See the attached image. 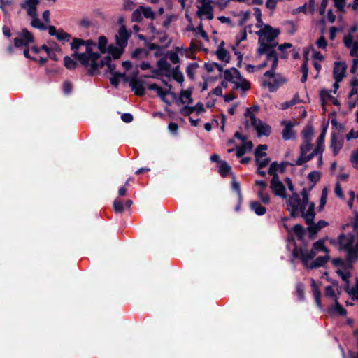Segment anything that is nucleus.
I'll return each instance as SVG.
<instances>
[{"label": "nucleus", "mask_w": 358, "mask_h": 358, "mask_svg": "<svg viewBox=\"0 0 358 358\" xmlns=\"http://www.w3.org/2000/svg\"><path fill=\"white\" fill-rule=\"evenodd\" d=\"M355 241V235L352 233L341 234L338 237L340 248L347 251V262L348 264L358 261V250L352 246Z\"/></svg>", "instance_id": "1"}, {"label": "nucleus", "mask_w": 358, "mask_h": 358, "mask_svg": "<svg viewBox=\"0 0 358 358\" xmlns=\"http://www.w3.org/2000/svg\"><path fill=\"white\" fill-rule=\"evenodd\" d=\"M259 108L257 105H254L246 109L245 117H248L250 120L251 126L257 131V134H270L271 133V127L262 122L259 119L255 117L253 112L259 111Z\"/></svg>", "instance_id": "2"}, {"label": "nucleus", "mask_w": 358, "mask_h": 358, "mask_svg": "<svg viewBox=\"0 0 358 358\" xmlns=\"http://www.w3.org/2000/svg\"><path fill=\"white\" fill-rule=\"evenodd\" d=\"M234 137L241 140L242 143L241 145H236L235 148H228L227 152L229 153H231L236 150V157H241L246 152H249L252 150L253 144L250 141H247V136H234Z\"/></svg>", "instance_id": "3"}, {"label": "nucleus", "mask_w": 358, "mask_h": 358, "mask_svg": "<svg viewBox=\"0 0 358 358\" xmlns=\"http://www.w3.org/2000/svg\"><path fill=\"white\" fill-rule=\"evenodd\" d=\"M280 33L279 29H273L268 24H264V28L258 31L257 34L259 36V42L266 41L271 43L278 36Z\"/></svg>", "instance_id": "4"}, {"label": "nucleus", "mask_w": 358, "mask_h": 358, "mask_svg": "<svg viewBox=\"0 0 358 358\" xmlns=\"http://www.w3.org/2000/svg\"><path fill=\"white\" fill-rule=\"evenodd\" d=\"M157 69H152V75H143L142 77L161 79L162 76L164 75L162 71L165 72H170L171 71V64L167 62L165 57L161 58L157 62Z\"/></svg>", "instance_id": "5"}, {"label": "nucleus", "mask_w": 358, "mask_h": 358, "mask_svg": "<svg viewBox=\"0 0 358 358\" xmlns=\"http://www.w3.org/2000/svg\"><path fill=\"white\" fill-rule=\"evenodd\" d=\"M301 203L299 194L296 192H293L286 201V210L290 212V216L292 217L296 218L299 217V206Z\"/></svg>", "instance_id": "6"}, {"label": "nucleus", "mask_w": 358, "mask_h": 358, "mask_svg": "<svg viewBox=\"0 0 358 358\" xmlns=\"http://www.w3.org/2000/svg\"><path fill=\"white\" fill-rule=\"evenodd\" d=\"M19 36L14 38V45L16 48L28 47L29 44L34 41L33 34L27 29H22Z\"/></svg>", "instance_id": "7"}, {"label": "nucleus", "mask_w": 358, "mask_h": 358, "mask_svg": "<svg viewBox=\"0 0 358 358\" xmlns=\"http://www.w3.org/2000/svg\"><path fill=\"white\" fill-rule=\"evenodd\" d=\"M85 43H84V45L85 46V52L79 53L77 52H74L71 56L75 59H77L80 64H87V55H88L91 52L93 51L92 46L96 45V43L91 39L90 40H85Z\"/></svg>", "instance_id": "8"}, {"label": "nucleus", "mask_w": 358, "mask_h": 358, "mask_svg": "<svg viewBox=\"0 0 358 358\" xmlns=\"http://www.w3.org/2000/svg\"><path fill=\"white\" fill-rule=\"evenodd\" d=\"M131 36V33L129 32L125 25H122L118 31L117 35L115 36V43L117 46L126 48L128 44V40Z\"/></svg>", "instance_id": "9"}, {"label": "nucleus", "mask_w": 358, "mask_h": 358, "mask_svg": "<svg viewBox=\"0 0 358 358\" xmlns=\"http://www.w3.org/2000/svg\"><path fill=\"white\" fill-rule=\"evenodd\" d=\"M341 63H336V67L333 69V77L335 80V83L333 85V90H331L334 94H336L338 89L339 88V83L342 81L343 78L345 76V66L341 67V73H338V66H341Z\"/></svg>", "instance_id": "10"}, {"label": "nucleus", "mask_w": 358, "mask_h": 358, "mask_svg": "<svg viewBox=\"0 0 358 358\" xmlns=\"http://www.w3.org/2000/svg\"><path fill=\"white\" fill-rule=\"evenodd\" d=\"M39 3V0H25L20 6L22 8L27 10L29 16L37 17V5H38Z\"/></svg>", "instance_id": "11"}, {"label": "nucleus", "mask_w": 358, "mask_h": 358, "mask_svg": "<svg viewBox=\"0 0 358 358\" xmlns=\"http://www.w3.org/2000/svg\"><path fill=\"white\" fill-rule=\"evenodd\" d=\"M285 83L286 80L280 75H278L273 79V82L264 80L262 85L264 87H268L269 88V91L271 92H275L282 85Z\"/></svg>", "instance_id": "12"}, {"label": "nucleus", "mask_w": 358, "mask_h": 358, "mask_svg": "<svg viewBox=\"0 0 358 358\" xmlns=\"http://www.w3.org/2000/svg\"><path fill=\"white\" fill-rule=\"evenodd\" d=\"M145 81L142 79H131L130 87L132 90L134 91V94L138 96H143L145 94V88L143 85Z\"/></svg>", "instance_id": "13"}, {"label": "nucleus", "mask_w": 358, "mask_h": 358, "mask_svg": "<svg viewBox=\"0 0 358 358\" xmlns=\"http://www.w3.org/2000/svg\"><path fill=\"white\" fill-rule=\"evenodd\" d=\"M343 136H331L330 148L334 156L337 155L343 148L344 140Z\"/></svg>", "instance_id": "14"}, {"label": "nucleus", "mask_w": 358, "mask_h": 358, "mask_svg": "<svg viewBox=\"0 0 358 358\" xmlns=\"http://www.w3.org/2000/svg\"><path fill=\"white\" fill-rule=\"evenodd\" d=\"M148 88L150 90L155 91L157 96L162 99V101L168 105L171 104L170 101L166 98V95H168L169 93H171V92L164 90L161 87L158 86L155 83L150 84Z\"/></svg>", "instance_id": "15"}, {"label": "nucleus", "mask_w": 358, "mask_h": 358, "mask_svg": "<svg viewBox=\"0 0 358 358\" xmlns=\"http://www.w3.org/2000/svg\"><path fill=\"white\" fill-rule=\"evenodd\" d=\"M320 96L322 106L324 108L326 100L328 99L332 102L335 106H339L341 105L340 101L333 96H331L329 92L327 89H322L320 93Z\"/></svg>", "instance_id": "16"}, {"label": "nucleus", "mask_w": 358, "mask_h": 358, "mask_svg": "<svg viewBox=\"0 0 358 358\" xmlns=\"http://www.w3.org/2000/svg\"><path fill=\"white\" fill-rule=\"evenodd\" d=\"M101 55L99 52H91L88 55H87V64H81L84 67L90 66V71L92 73V71L96 69V62L99 61Z\"/></svg>", "instance_id": "17"}, {"label": "nucleus", "mask_w": 358, "mask_h": 358, "mask_svg": "<svg viewBox=\"0 0 358 358\" xmlns=\"http://www.w3.org/2000/svg\"><path fill=\"white\" fill-rule=\"evenodd\" d=\"M301 242L302 244L300 246H297V245L295 244V246L294 247L292 256L294 259H300L303 255L308 250L307 241L303 239V241Z\"/></svg>", "instance_id": "18"}, {"label": "nucleus", "mask_w": 358, "mask_h": 358, "mask_svg": "<svg viewBox=\"0 0 358 358\" xmlns=\"http://www.w3.org/2000/svg\"><path fill=\"white\" fill-rule=\"evenodd\" d=\"M330 259V256L327 254L324 256H319L317 257L313 262L310 263L308 266V268L314 269L320 267H322L324 266L326 263H327Z\"/></svg>", "instance_id": "19"}, {"label": "nucleus", "mask_w": 358, "mask_h": 358, "mask_svg": "<svg viewBox=\"0 0 358 358\" xmlns=\"http://www.w3.org/2000/svg\"><path fill=\"white\" fill-rule=\"evenodd\" d=\"M328 313L329 315L336 313L340 316H345L347 315V310L340 304L338 299H335V304L329 308Z\"/></svg>", "instance_id": "20"}, {"label": "nucleus", "mask_w": 358, "mask_h": 358, "mask_svg": "<svg viewBox=\"0 0 358 358\" xmlns=\"http://www.w3.org/2000/svg\"><path fill=\"white\" fill-rule=\"evenodd\" d=\"M270 188L275 195L278 196L282 199H286L287 197L286 188L282 182L275 184L274 185H270Z\"/></svg>", "instance_id": "21"}, {"label": "nucleus", "mask_w": 358, "mask_h": 358, "mask_svg": "<svg viewBox=\"0 0 358 358\" xmlns=\"http://www.w3.org/2000/svg\"><path fill=\"white\" fill-rule=\"evenodd\" d=\"M124 48H122L120 46L116 47L113 44H110L108 46V50L106 52L111 55L114 59H117L121 57L122 55L124 52Z\"/></svg>", "instance_id": "22"}, {"label": "nucleus", "mask_w": 358, "mask_h": 358, "mask_svg": "<svg viewBox=\"0 0 358 358\" xmlns=\"http://www.w3.org/2000/svg\"><path fill=\"white\" fill-rule=\"evenodd\" d=\"M315 203L311 202L309 203L308 210L304 215V220L306 224H310L315 220Z\"/></svg>", "instance_id": "23"}, {"label": "nucleus", "mask_w": 358, "mask_h": 358, "mask_svg": "<svg viewBox=\"0 0 358 358\" xmlns=\"http://www.w3.org/2000/svg\"><path fill=\"white\" fill-rule=\"evenodd\" d=\"M259 47L257 50V55L261 56L263 55L270 54L271 52H276L272 49V47L268 43H265L264 41H258Z\"/></svg>", "instance_id": "24"}, {"label": "nucleus", "mask_w": 358, "mask_h": 358, "mask_svg": "<svg viewBox=\"0 0 358 358\" xmlns=\"http://www.w3.org/2000/svg\"><path fill=\"white\" fill-rule=\"evenodd\" d=\"M218 173L222 178H226L229 175L231 176V173H233L231 166L224 160L220 162Z\"/></svg>", "instance_id": "25"}, {"label": "nucleus", "mask_w": 358, "mask_h": 358, "mask_svg": "<svg viewBox=\"0 0 358 358\" xmlns=\"http://www.w3.org/2000/svg\"><path fill=\"white\" fill-rule=\"evenodd\" d=\"M303 143L300 146V152L301 154L307 153L313 148L312 141H313V136H303Z\"/></svg>", "instance_id": "26"}, {"label": "nucleus", "mask_w": 358, "mask_h": 358, "mask_svg": "<svg viewBox=\"0 0 358 358\" xmlns=\"http://www.w3.org/2000/svg\"><path fill=\"white\" fill-rule=\"evenodd\" d=\"M311 287L313 288V293L315 303L319 308H321V292L318 286L317 285L315 280L313 278L311 279Z\"/></svg>", "instance_id": "27"}, {"label": "nucleus", "mask_w": 358, "mask_h": 358, "mask_svg": "<svg viewBox=\"0 0 358 358\" xmlns=\"http://www.w3.org/2000/svg\"><path fill=\"white\" fill-rule=\"evenodd\" d=\"M317 252L315 250H314L313 248H312V249L310 251L308 250L304 255H303L300 259L301 260L305 267H308L310 264L308 263L309 260L313 259L316 256Z\"/></svg>", "instance_id": "28"}, {"label": "nucleus", "mask_w": 358, "mask_h": 358, "mask_svg": "<svg viewBox=\"0 0 358 358\" xmlns=\"http://www.w3.org/2000/svg\"><path fill=\"white\" fill-rule=\"evenodd\" d=\"M297 124L296 120H283L281 122V124L284 125L285 128L282 131L281 134H293V127Z\"/></svg>", "instance_id": "29"}, {"label": "nucleus", "mask_w": 358, "mask_h": 358, "mask_svg": "<svg viewBox=\"0 0 358 358\" xmlns=\"http://www.w3.org/2000/svg\"><path fill=\"white\" fill-rule=\"evenodd\" d=\"M250 206L251 210L259 216L264 215L266 212V208L258 201L250 202Z\"/></svg>", "instance_id": "30"}, {"label": "nucleus", "mask_w": 358, "mask_h": 358, "mask_svg": "<svg viewBox=\"0 0 358 358\" xmlns=\"http://www.w3.org/2000/svg\"><path fill=\"white\" fill-rule=\"evenodd\" d=\"M231 188L234 191H235L237 193L238 198L240 199V201L241 199H243V194L241 193V185L240 183L236 180V178L234 173H231Z\"/></svg>", "instance_id": "31"}, {"label": "nucleus", "mask_w": 358, "mask_h": 358, "mask_svg": "<svg viewBox=\"0 0 358 358\" xmlns=\"http://www.w3.org/2000/svg\"><path fill=\"white\" fill-rule=\"evenodd\" d=\"M322 176L321 172L317 171H313L308 175V179L313 182V185L309 188L311 190L316 183L320 180Z\"/></svg>", "instance_id": "32"}, {"label": "nucleus", "mask_w": 358, "mask_h": 358, "mask_svg": "<svg viewBox=\"0 0 358 358\" xmlns=\"http://www.w3.org/2000/svg\"><path fill=\"white\" fill-rule=\"evenodd\" d=\"M219 60L229 63L230 62V55L226 49H217L215 52Z\"/></svg>", "instance_id": "33"}, {"label": "nucleus", "mask_w": 358, "mask_h": 358, "mask_svg": "<svg viewBox=\"0 0 358 358\" xmlns=\"http://www.w3.org/2000/svg\"><path fill=\"white\" fill-rule=\"evenodd\" d=\"M308 227H307V231H308V236L310 239H315L316 238V234L320 231L318 228L317 225L314 222V220L310 224H307Z\"/></svg>", "instance_id": "34"}, {"label": "nucleus", "mask_w": 358, "mask_h": 358, "mask_svg": "<svg viewBox=\"0 0 358 358\" xmlns=\"http://www.w3.org/2000/svg\"><path fill=\"white\" fill-rule=\"evenodd\" d=\"M292 231L296 236L299 241H303L304 235H305V229L301 224H296L294 225V227L292 228Z\"/></svg>", "instance_id": "35"}, {"label": "nucleus", "mask_w": 358, "mask_h": 358, "mask_svg": "<svg viewBox=\"0 0 358 358\" xmlns=\"http://www.w3.org/2000/svg\"><path fill=\"white\" fill-rule=\"evenodd\" d=\"M278 62H279V59H278V56L277 57L274 58V59L272 60V64H271V69L266 71L264 74V76L270 78H274L275 77V71L278 65Z\"/></svg>", "instance_id": "36"}, {"label": "nucleus", "mask_w": 358, "mask_h": 358, "mask_svg": "<svg viewBox=\"0 0 358 358\" xmlns=\"http://www.w3.org/2000/svg\"><path fill=\"white\" fill-rule=\"evenodd\" d=\"M313 248L317 252H324L327 254L329 252V250L324 245V239H320L317 241L315 242L313 245Z\"/></svg>", "instance_id": "37"}, {"label": "nucleus", "mask_w": 358, "mask_h": 358, "mask_svg": "<svg viewBox=\"0 0 358 358\" xmlns=\"http://www.w3.org/2000/svg\"><path fill=\"white\" fill-rule=\"evenodd\" d=\"M108 43V39L105 36H101L98 39V48L100 51V53L104 54L107 52L108 47H106Z\"/></svg>", "instance_id": "38"}, {"label": "nucleus", "mask_w": 358, "mask_h": 358, "mask_svg": "<svg viewBox=\"0 0 358 358\" xmlns=\"http://www.w3.org/2000/svg\"><path fill=\"white\" fill-rule=\"evenodd\" d=\"M64 66L69 70L76 69L78 66V63L75 59H73L69 56L64 57Z\"/></svg>", "instance_id": "39"}, {"label": "nucleus", "mask_w": 358, "mask_h": 358, "mask_svg": "<svg viewBox=\"0 0 358 358\" xmlns=\"http://www.w3.org/2000/svg\"><path fill=\"white\" fill-rule=\"evenodd\" d=\"M232 83L234 84V90L241 88L243 92H245L250 88V83L247 80H244L243 83H239L234 80Z\"/></svg>", "instance_id": "40"}, {"label": "nucleus", "mask_w": 358, "mask_h": 358, "mask_svg": "<svg viewBox=\"0 0 358 358\" xmlns=\"http://www.w3.org/2000/svg\"><path fill=\"white\" fill-rule=\"evenodd\" d=\"M268 148L266 145H262L260 144L257 145L255 150V158H262V157H264L266 155V153L264 152V150H266Z\"/></svg>", "instance_id": "41"}, {"label": "nucleus", "mask_w": 358, "mask_h": 358, "mask_svg": "<svg viewBox=\"0 0 358 358\" xmlns=\"http://www.w3.org/2000/svg\"><path fill=\"white\" fill-rule=\"evenodd\" d=\"M252 25H248L245 27L236 36V45H238L239 43L243 41H245L247 39V28H251Z\"/></svg>", "instance_id": "42"}, {"label": "nucleus", "mask_w": 358, "mask_h": 358, "mask_svg": "<svg viewBox=\"0 0 358 358\" xmlns=\"http://www.w3.org/2000/svg\"><path fill=\"white\" fill-rule=\"evenodd\" d=\"M192 90L191 88L187 89V90H181L180 92V97L178 99V101L182 103L185 104L186 101L184 100V98H186L187 99L188 98H190L192 96Z\"/></svg>", "instance_id": "43"}, {"label": "nucleus", "mask_w": 358, "mask_h": 358, "mask_svg": "<svg viewBox=\"0 0 358 358\" xmlns=\"http://www.w3.org/2000/svg\"><path fill=\"white\" fill-rule=\"evenodd\" d=\"M209 11H213V8L210 4L202 5L199 8L196 12V16L201 17L203 15L207 14Z\"/></svg>", "instance_id": "44"}, {"label": "nucleus", "mask_w": 358, "mask_h": 358, "mask_svg": "<svg viewBox=\"0 0 358 358\" xmlns=\"http://www.w3.org/2000/svg\"><path fill=\"white\" fill-rule=\"evenodd\" d=\"M326 136H318L317 139V146L315 148V151L322 154L324 150V140Z\"/></svg>", "instance_id": "45"}, {"label": "nucleus", "mask_w": 358, "mask_h": 358, "mask_svg": "<svg viewBox=\"0 0 358 358\" xmlns=\"http://www.w3.org/2000/svg\"><path fill=\"white\" fill-rule=\"evenodd\" d=\"M96 69L93 70L92 73L90 71V67L87 70V73L90 76H94L99 75L100 74L99 69H102L104 66H106V64L102 61V59H101L100 61H98L97 62H96Z\"/></svg>", "instance_id": "46"}, {"label": "nucleus", "mask_w": 358, "mask_h": 358, "mask_svg": "<svg viewBox=\"0 0 358 358\" xmlns=\"http://www.w3.org/2000/svg\"><path fill=\"white\" fill-rule=\"evenodd\" d=\"M55 37L59 41H69L71 37V36L65 32L63 29H60L58 30Z\"/></svg>", "instance_id": "47"}, {"label": "nucleus", "mask_w": 358, "mask_h": 358, "mask_svg": "<svg viewBox=\"0 0 358 358\" xmlns=\"http://www.w3.org/2000/svg\"><path fill=\"white\" fill-rule=\"evenodd\" d=\"M85 40L78 38H74L71 43V49L75 52L81 46L85 43Z\"/></svg>", "instance_id": "48"}, {"label": "nucleus", "mask_w": 358, "mask_h": 358, "mask_svg": "<svg viewBox=\"0 0 358 358\" xmlns=\"http://www.w3.org/2000/svg\"><path fill=\"white\" fill-rule=\"evenodd\" d=\"M299 102H300V99H299V95L296 94L294 96V97L292 100L283 103L282 105V109H287Z\"/></svg>", "instance_id": "49"}, {"label": "nucleus", "mask_w": 358, "mask_h": 358, "mask_svg": "<svg viewBox=\"0 0 358 358\" xmlns=\"http://www.w3.org/2000/svg\"><path fill=\"white\" fill-rule=\"evenodd\" d=\"M140 9L142 10V13L143 14V16L147 19H152L153 20L155 17V13L152 11L151 8L150 7H144V6H140Z\"/></svg>", "instance_id": "50"}, {"label": "nucleus", "mask_w": 358, "mask_h": 358, "mask_svg": "<svg viewBox=\"0 0 358 358\" xmlns=\"http://www.w3.org/2000/svg\"><path fill=\"white\" fill-rule=\"evenodd\" d=\"M171 43V40L170 39L169 42L163 46H160L158 44L151 43H146L145 45L150 50H162V48H167L170 45Z\"/></svg>", "instance_id": "51"}, {"label": "nucleus", "mask_w": 358, "mask_h": 358, "mask_svg": "<svg viewBox=\"0 0 358 358\" xmlns=\"http://www.w3.org/2000/svg\"><path fill=\"white\" fill-rule=\"evenodd\" d=\"M144 54L145 57H147L148 56V51L142 48H137L134 50V51L131 53V57L133 59H138L141 54Z\"/></svg>", "instance_id": "52"}, {"label": "nucleus", "mask_w": 358, "mask_h": 358, "mask_svg": "<svg viewBox=\"0 0 358 358\" xmlns=\"http://www.w3.org/2000/svg\"><path fill=\"white\" fill-rule=\"evenodd\" d=\"M113 209L116 213H122L124 211V205L121 200L115 199L113 201Z\"/></svg>", "instance_id": "53"}, {"label": "nucleus", "mask_w": 358, "mask_h": 358, "mask_svg": "<svg viewBox=\"0 0 358 358\" xmlns=\"http://www.w3.org/2000/svg\"><path fill=\"white\" fill-rule=\"evenodd\" d=\"M296 294L298 298L300 301H303L305 299V293H304V285L301 282H299L296 285Z\"/></svg>", "instance_id": "54"}, {"label": "nucleus", "mask_w": 358, "mask_h": 358, "mask_svg": "<svg viewBox=\"0 0 358 358\" xmlns=\"http://www.w3.org/2000/svg\"><path fill=\"white\" fill-rule=\"evenodd\" d=\"M270 162L271 159L268 157L262 159L261 158H255V162L259 169L266 167Z\"/></svg>", "instance_id": "55"}, {"label": "nucleus", "mask_w": 358, "mask_h": 358, "mask_svg": "<svg viewBox=\"0 0 358 358\" xmlns=\"http://www.w3.org/2000/svg\"><path fill=\"white\" fill-rule=\"evenodd\" d=\"M142 13V10L140 8L135 10L131 14L132 22H141L143 20Z\"/></svg>", "instance_id": "56"}, {"label": "nucleus", "mask_w": 358, "mask_h": 358, "mask_svg": "<svg viewBox=\"0 0 358 358\" xmlns=\"http://www.w3.org/2000/svg\"><path fill=\"white\" fill-rule=\"evenodd\" d=\"M240 16H242V17L238 21V26L242 27L245 24V23L247 22V20L249 19L250 15V11H241L239 14Z\"/></svg>", "instance_id": "57"}, {"label": "nucleus", "mask_w": 358, "mask_h": 358, "mask_svg": "<svg viewBox=\"0 0 358 358\" xmlns=\"http://www.w3.org/2000/svg\"><path fill=\"white\" fill-rule=\"evenodd\" d=\"M33 18L31 24L33 27L45 30L47 27L40 21V20L37 17H31Z\"/></svg>", "instance_id": "58"}, {"label": "nucleus", "mask_w": 358, "mask_h": 358, "mask_svg": "<svg viewBox=\"0 0 358 358\" xmlns=\"http://www.w3.org/2000/svg\"><path fill=\"white\" fill-rule=\"evenodd\" d=\"M355 217L352 222V227L353 231L352 232L355 235V238L358 237V212L355 211Z\"/></svg>", "instance_id": "59"}, {"label": "nucleus", "mask_w": 358, "mask_h": 358, "mask_svg": "<svg viewBox=\"0 0 358 358\" xmlns=\"http://www.w3.org/2000/svg\"><path fill=\"white\" fill-rule=\"evenodd\" d=\"M308 51H306L304 52V55H303L304 56V62L301 64V71L302 74H304V73L306 74L308 73Z\"/></svg>", "instance_id": "60"}, {"label": "nucleus", "mask_w": 358, "mask_h": 358, "mask_svg": "<svg viewBox=\"0 0 358 358\" xmlns=\"http://www.w3.org/2000/svg\"><path fill=\"white\" fill-rule=\"evenodd\" d=\"M73 85L72 83L68 80L64 82L62 85L63 92L65 94H69L72 91Z\"/></svg>", "instance_id": "61"}, {"label": "nucleus", "mask_w": 358, "mask_h": 358, "mask_svg": "<svg viewBox=\"0 0 358 358\" xmlns=\"http://www.w3.org/2000/svg\"><path fill=\"white\" fill-rule=\"evenodd\" d=\"M316 45H317L318 48L325 49L327 48V41L326 38L323 36H321L317 40Z\"/></svg>", "instance_id": "62"}, {"label": "nucleus", "mask_w": 358, "mask_h": 358, "mask_svg": "<svg viewBox=\"0 0 358 358\" xmlns=\"http://www.w3.org/2000/svg\"><path fill=\"white\" fill-rule=\"evenodd\" d=\"M193 112V106H185L180 109V113L184 116H189Z\"/></svg>", "instance_id": "63"}, {"label": "nucleus", "mask_w": 358, "mask_h": 358, "mask_svg": "<svg viewBox=\"0 0 358 358\" xmlns=\"http://www.w3.org/2000/svg\"><path fill=\"white\" fill-rule=\"evenodd\" d=\"M348 294L352 296L353 299H358V278L356 279L355 287L351 288V290L348 292Z\"/></svg>", "instance_id": "64"}]
</instances>
